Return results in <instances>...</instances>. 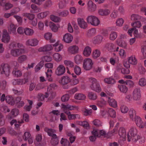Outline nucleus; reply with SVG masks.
<instances>
[{"instance_id":"f03ea898","label":"nucleus","mask_w":146,"mask_h":146,"mask_svg":"<svg viewBox=\"0 0 146 146\" xmlns=\"http://www.w3.org/2000/svg\"><path fill=\"white\" fill-rule=\"evenodd\" d=\"M89 80L91 83L90 87L91 89L96 92H100L101 90L100 85L97 80L93 78H90Z\"/></svg>"},{"instance_id":"69168bd1","label":"nucleus","mask_w":146,"mask_h":146,"mask_svg":"<svg viewBox=\"0 0 146 146\" xmlns=\"http://www.w3.org/2000/svg\"><path fill=\"white\" fill-rule=\"evenodd\" d=\"M69 13L67 10H64L59 13V15L62 17H66L68 15Z\"/></svg>"},{"instance_id":"39448f33","label":"nucleus","mask_w":146,"mask_h":146,"mask_svg":"<svg viewBox=\"0 0 146 146\" xmlns=\"http://www.w3.org/2000/svg\"><path fill=\"white\" fill-rule=\"evenodd\" d=\"M141 96V91L139 88H135L133 92L132 97L135 100H139Z\"/></svg>"},{"instance_id":"774afa93","label":"nucleus","mask_w":146,"mask_h":146,"mask_svg":"<svg viewBox=\"0 0 146 146\" xmlns=\"http://www.w3.org/2000/svg\"><path fill=\"white\" fill-rule=\"evenodd\" d=\"M51 19L55 22H58L60 20V19L58 17L55 16L54 15H51L50 16Z\"/></svg>"},{"instance_id":"f8f14e48","label":"nucleus","mask_w":146,"mask_h":146,"mask_svg":"<svg viewBox=\"0 0 146 146\" xmlns=\"http://www.w3.org/2000/svg\"><path fill=\"white\" fill-rule=\"evenodd\" d=\"M78 24L80 27L83 29H86L87 27V24L82 18H78L77 19Z\"/></svg>"},{"instance_id":"4d7b16f0","label":"nucleus","mask_w":146,"mask_h":146,"mask_svg":"<svg viewBox=\"0 0 146 146\" xmlns=\"http://www.w3.org/2000/svg\"><path fill=\"white\" fill-rule=\"evenodd\" d=\"M31 137V135L30 133L29 132H25L23 136V139L25 141L27 140L29 138Z\"/></svg>"},{"instance_id":"052dcab7","label":"nucleus","mask_w":146,"mask_h":146,"mask_svg":"<svg viewBox=\"0 0 146 146\" xmlns=\"http://www.w3.org/2000/svg\"><path fill=\"white\" fill-rule=\"evenodd\" d=\"M76 116L80 118V115L78 114H70L68 116V118L69 120L75 119L76 118Z\"/></svg>"},{"instance_id":"0eeeda50","label":"nucleus","mask_w":146,"mask_h":146,"mask_svg":"<svg viewBox=\"0 0 146 146\" xmlns=\"http://www.w3.org/2000/svg\"><path fill=\"white\" fill-rule=\"evenodd\" d=\"M65 71V67L63 65H60L57 68L55 73L57 76H61L63 74Z\"/></svg>"},{"instance_id":"9d476101","label":"nucleus","mask_w":146,"mask_h":146,"mask_svg":"<svg viewBox=\"0 0 146 146\" xmlns=\"http://www.w3.org/2000/svg\"><path fill=\"white\" fill-rule=\"evenodd\" d=\"M52 49L53 47L51 45L47 44L40 48L38 49V51L40 52H47L51 50Z\"/></svg>"},{"instance_id":"bb28decb","label":"nucleus","mask_w":146,"mask_h":146,"mask_svg":"<svg viewBox=\"0 0 146 146\" xmlns=\"http://www.w3.org/2000/svg\"><path fill=\"white\" fill-rule=\"evenodd\" d=\"M103 37L102 36L98 35L96 36L93 41V43L95 44L100 43L102 41Z\"/></svg>"},{"instance_id":"aec40b11","label":"nucleus","mask_w":146,"mask_h":146,"mask_svg":"<svg viewBox=\"0 0 146 146\" xmlns=\"http://www.w3.org/2000/svg\"><path fill=\"white\" fill-rule=\"evenodd\" d=\"M77 123L78 125L82 126L85 128L88 129H90L89 124L87 121H78L77 122Z\"/></svg>"},{"instance_id":"72a5a7b5","label":"nucleus","mask_w":146,"mask_h":146,"mask_svg":"<svg viewBox=\"0 0 146 146\" xmlns=\"http://www.w3.org/2000/svg\"><path fill=\"white\" fill-rule=\"evenodd\" d=\"M117 44L118 45L121 47L124 48H125L127 46V43L126 42L123 40L119 39L117 41Z\"/></svg>"},{"instance_id":"c9c22d12","label":"nucleus","mask_w":146,"mask_h":146,"mask_svg":"<svg viewBox=\"0 0 146 146\" xmlns=\"http://www.w3.org/2000/svg\"><path fill=\"white\" fill-rule=\"evenodd\" d=\"M108 102L109 104L111 106L114 108H115L117 106V102L113 99H110V98H109Z\"/></svg>"},{"instance_id":"37998d69","label":"nucleus","mask_w":146,"mask_h":146,"mask_svg":"<svg viewBox=\"0 0 146 146\" xmlns=\"http://www.w3.org/2000/svg\"><path fill=\"white\" fill-rule=\"evenodd\" d=\"M60 143L63 146H69L70 144L68 141L67 139L62 138L60 141Z\"/></svg>"},{"instance_id":"6e6d98bb","label":"nucleus","mask_w":146,"mask_h":146,"mask_svg":"<svg viewBox=\"0 0 146 146\" xmlns=\"http://www.w3.org/2000/svg\"><path fill=\"white\" fill-rule=\"evenodd\" d=\"M139 84L141 86H145L146 85V80L143 78H141L139 80Z\"/></svg>"},{"instance_id":"dca6fc26","label":"nucleus","mask_w":146,"mask_h":146,"mask_svg":"<svg viewBox=\"0 0 146 146\" xmlns=\"http://www.w3.org/2000/svg\"><path fill=\"white\" fill-rule=\"evenodd\" d=\"M44 131L46 132L48 135L50 136H56V134L54 133L56 132L55 130L52 129H49L47 127H45L44 129Z\"/></svg>"},{"instance_id":"6ab92c4d","label":"nucleus","mask_w":146,"mask_h":146,"mask_svg":"<svg viewBox=\"0 0 146 146\" xmlns=\"http://www.w3.org/2000/svg\"><path fill=\"white\" fill-rule=\"evenodd\" d=\"M118 134L121 137L125 139L126 137V134L125 129L123 127L120 128L118 131Z\"/></svg>"},{"instance_id":"603ef678","label":"nucleus","mask_w":146,"mask_h":146,"mask_svg":"<svg viewBox=\"0 0 146 146\" xmlns=\"http://www.w3.org/2000/svg\"><path fill=\"white\" fill-rule=\"evenodd\" d=\"M64 64L66 66L72 68L74 66V63L70 61L65 60L64 61Z\"/></svg>"},{"instance_id":"a19ab883","label":"nucleus","mask_w":146,"mask_h":146,"mask_svg":"<svg viewBox=\"0 0 146 146\" xmlns=\"http://www.w3.org/2000/svg\"><path fill=\"white\" fill-rule=\"evenodd\" d=\"M129 114L130 118L133 119L134 117L135 118L137 116H136V113L135 111L132 109H130L129 112Z\"/></svg>"},{"instance_id":"e433bc0d","label":"nucleus","mask_w":146,"mask_h":146,"mask_svg":"<svg viewBox=\"0 0 146 146\" xmlns=\"http://www.w3.org/2000/svg\"><path fill=\"white\" fill-rule=\"evenodd\" d=\"M54 59L56 61L59 62L61 61L62 57L60 54L58 53H55L53 55Z\"/></svg>"},{"instance_id":"412c9836","label":"nucleus","mask_w":146,"mask_h":146,"mask_svg":"<svg viewBox=\"0 0 146 146\" xmlns=\"http://www.w3.org/2000/svg\"><path fill=\"white\" fill-rule=\"evenodd\" d=\"M71 80V79L68 76H64L62 78L60 82L62 84L65 85L69 83Z\"/></svg>"},{"instance_id":"864d4df0","label":"nucleus","mask_w":146,"mask_h":146,"mask_svg":"<svg viewBox=\"0 0 146 146\" xmlns=\"http://www.w3.org/2000/svg\"><path fill=\"white\" fill-rule=\"evenodd\" d=\"M49 13L48 11L44 12L41 13L38 15V17L40 19H43L46 17Z\"/></svg>"},{"instance_id":"5fc2aeb1","label":"nucleus","mask_w":146,"mask_h":146,"mask_svg":"<svg viewBox=\"0 0 146 146\" xmlns=\"http://www.w3.org/2000/svg\"><path fill=\"white\" fill-rule=\"evenodd\" d=\"M49 26L51 29L54 32L57 31L58 28L54 23L51 22L49 25Z\"/></svg>"},{"instance_id":"a18cd8bd","label":"nucleus","mask_w":146,"mask_h":146,"mask_svg":"<svg viewBox=\"0 0 146 146\" xmlns=\"http://www.w3.org/2000/svg\"><path fill=\"white\" fill-rule=\"evenodd\" d=\"M100 54V52L98 50H95L93 53V57L94 58L99 57Z\"/></svg>"},{"instance_id":"13d9d810","label":"nucleus","mask_w":146,"mask_h":146,"mask_svg":"<svg viewBox=\"0 0 146 146\" xmlns=\"http://www.w3.org/2000/svg\"><path fill=\"white\" fill-rule=\"evenodd\" d=\"M120 110L123 113H125L128 111V108L126 106L122 105L121 106Z\"/></svg>"},{"instance_id":"f3484780","label":"nucleus","mask_w":146,"mask_h":146,"mask_svg":"<svg viewBox=\"0 0 146 146\" xmlns=\"http://www.w3.org/2000/svg\"><path fill=\"white\" fill-rule=\"evenodd\" d=\"M105 47L110 52L115 51V48L114 44L112 43H108L106 44Z\"/></svg>"},{"instance_id":"5701e85b","label":"nucleus","mask_w":146,"mask_h":146,"mask_svg":"<svg viewBox=\"0 0 146 146\" xmlns=\"http://www.w3.org/2000/svg\"><path fill=\"white\" fill-rule=\"evenodd\" d=\"M91 50V49L90 47L86 46L84 50L83 54L85 56L88 57L90 55Z\"/></svg>"},{"instance_id":"e2e57ef3","label":"nucleus","mask_w":146,"mask_h":146,"mask_svg":"<svg viewBox=\"0 0 146 146\" xmlns=\"http://www.w3.org/2000/svg\"><path fill=\"white\" fill-rule=\"evenodd\" d=\"M117 33L115 32H112L110 35V38L111 40H114L117 37Z\"/></svg>"},{"instance_id":"a211bd4d","label":"nucleus","mask_w":146,"mask_h":146,"mask_svg":"<svg viewBox=\"0 0 146 146\" xmlns=\"http://www.w3.org/2000/svg\"><path fill=\"white\" fill-rule=\"evenodd\" d=\"M6 101L7 103L11 105H13L15 103V101L13 97L7 96L6 97Z\"/></svg>"},{"instance_id":"4468645a","label":"nucleus","mask_w":146,"mask_h":146,"mask_svg":"<svg viewBox=\"0 0 146 146\" xmlns=\"http://www.w3.org/2000/svg\"><path fill=\"white\" fill-rule=\"evenodd\" d=\"M13 64L14 67L13 71V74L15 77L17 78L18 77V64L17 62L16 61H14Z\"/></svg>"},{"instance_id":"423d86ee","label":"nucleus","mask_w":146,"mask_h":146,"mask_svg":"<svg viewBox=\"0 0 146 146\" xmlns=\"http://www.w3.org/2000/svg\"><path fill=\"white\" fill-rule=\"evenodd\" d=\"M2 70L1 72L2 74H5L6 76H8L10 72V67L7 64H2L1 65Z\"/></svg>"},{"instance_id":"c85d7f7f","label":"nucleus","mask_w":146,"mask_h":146,"mask_svg":"<svg viewBox=\"0 0 146 146\" xmlns=\"http://www.w3.org/2000/svg\"><path fill=\"white\" fill-rule=\"evenodd\" d=\"M129 62L132 64L135 65L137 63V60L135 56H132L128 58Z\"/></svg>"},{"instance_id":"338daca9","label":"nucleus","mask_w":146,"mask_h":146,"mask_svg":"<svg viewBox=\"0 0 146 146\" xmlns=\"http://www.w3.org/2000/svg\"><path fill=\"white\" fill-rule=\"evenodd\" d=\"M96 30L94 28H92L89 30L88 35L89 36H91L95 34L96 33Z\"/></svg>"},{"instance_id":"7c9ffc66","label":"nucleus","mask_w":146,"mask_h":146,"mask_svg":"<svg viewBox=\"0 0 146 146\" xmlns=\"http://www.w3.org/2000/svg\"><path fill=\"white\" fill-rule=\"evenodd\" d=\"M118 87L120 91L122 92L125 93L127 91V88L125 85L122 84L119 85L118 86Z\"/></svg>"},{"instance_id":"c756f323","label":"nucleus","mask_w":146,"mask_h":146,"mask_svg":"<svg viewBox=\"0 0 146 146\" xmlns=\"http://www.w3.org/2000/svg\"><path fill=\"white\" fill-rule=\"evenodd\" d=\"M104 81L108 84H113L115 82V80L112 77L105 78Z\"/></svg>"},{"instance_id":"473e14b6","label":"nucleus","mask_w":146,"mask_h":146,"mask_svg":"<svg viewBox=\"0 0 146 146\" xmlns=\"http://www.w3.org/2000/svg\"><path fill=\"white\" fill-rule=\"evenodd\" d=\"M16 26L13 24H11L8 29L9 32L11 33L15 34L16 32Z\"/></svg>"},{"instance_id":"8fccbe9b","label":"nucleus","mask_w":146,"mask_h":146,"mask_svg":"<svg viewBox=\"0 0 146 146\" xmlns=\"http://www.w3.org/2000/svg\"><path fill=\"white\" fill-rule=\"evenodd\" d=\"M70 98L68 94H66L63 95L61 98V100L62 102H66L68 101Z\"/></svg>"},{"instance_id":"c03bdc74","label":"nucleus","mask_w":146,"mask_h":146,"mask_svg":"<svg viewBox=\"0 0 146 146\" xmlns=\"http://www.w3.org/2000/svg\"><path fill=\"white\" fill-rule=\"evenodd\" d=\"M108 112L111 117H115V112L114 110L112 108H109Z\"/></svg>"},{"instance_id":"393cba45","label":"nucleus","mask_w":146,"mask_h":146,"mask_svg":"<svg viewBox=\"0 0 146 146\" xmlns=\"http://www.w3.org/2000/svg\"><path fill=\"white\" fill-rule=\"evenodd\" d=\"M59 142L58 138L56 135V137H52L50 141V143L52 145L55 146L58 145Z\"/></svg>"},{"instance_id":"1a4fd4ad","label":"nucleus","mask_w":146,"mask_h":146,"mask_svg":"<svg viewBox=\"0 0 146 146\" xmlns=\"http://www.w3.org/2000/svg\"><path fill=\"white\" fill-rule=\"evenodd\" d=\"M39 41L36 38H33L28 40L26 42V44L27 46H35L38 43Z\"/></svg>"},{"instance_id":"79ce46f5","label":"nucleus","mask_w":146,"mask_h":146,"mask_svg":"<svg viewBox=\"0 0 146 146\" xmlns=\"http://www.w3.org/2000/svg\"><path fill=\"white\" fill-rule=\"evenodd\" d=\"M132 26L136 28H139L141 26V24L139 21H135L131 24Z\"/></svg>"},{"instance_id":"ddd939ff","label":"nucleus","mask_w":146,"mask_h":146,"mask_svg":"<svg viewBox=\"0 0 146 146\" xmlns=\"http://www.w3.org/2000/svg\"><path fill=\"white\" fill-rule=\"evenodd\" d=\"M68 52L72 54H75L78 52V48L76 45H73L69 47L68 49Z\"/></svg>"},{"instance_id":"de8ad7c7","label":"nucleus","mask_w":146,"mask_h":146,"mask_svg":"<svg viewBox=\"0 0 146 146\" xmlns=\"http://www.w3.org/2000/svg\"><path fill=\"white\" fill-rule=\"evenodd\" d=\"M27 56L25 55H23L19 57V63H21L27 60Z\"/></svg>"},{"instance_id":"3c124183","label":"nucleus","mask_w":146,"mask_h":146,"mask_svg":"<svg viewBox=\"0 0 146 146\" xmlns=\"http://www.w3.org/2000/svg\"><path fill=\"white\" fill-rule=\"evenodd\" d=\"M18 122H17L15 119L12 120L10 122L11 125L14 124L15 125V129L18 130Z\"/></svg>"},{"instance_id":"680f3d73","label":"nucleus","mask_w":146,"mask_h":146,"mask_svg":"<svg viewBox=\"0 0 146 146\" xmlns=\"http://www.w3.org/2000/svg\"><path fill=\"white\" fill-rule=\"evenodd\" d=\"M93 123L96 127H99L101 126V123L100 121L98 119H96L93 121Z\"/></svg>"},{"instance_id":"4c0bfd02","label":"nucleus","mask_w":146,"mask_h":146,"mask_svg":"<svg viewBox=\"0 0 146 146\" xmlns=\"http://www.w3.org/2000/svg\"><path fill=\"white\" fill-rule=\"evenodd\" d=\"M74 60L75 63L77 64H78L82 62V58L81 56L77 55L75 56Z\"/></svg>"},{"instance_id":"58836bf2","label":"nucleus","mask_w":146,"mask_h":146,"mask_svg":"<svg viewBox=\"0 0 146 146\" xmlns=\"http://www.w3.org/2000/svg\"><path fill=\"white\" fill-rule=\"evenodd\" d=\"M25 47L22 44L19 43V54H24L25 52Z\"/></svg>"},{"instance_id":"f257e3e1","label":"nucleus","mask_w":146,"mask_h":146,"mask_svg":"<svg viewBox=\"0 0 146 146\" xmlns=\"http://www.w3.org/2000/svg\"><path fill=\"white\" fill-rule=\"evenodd\" d=\"M127 140L130 141L131 139L133 141L136 142L140 138V136L137 134V130L135 127H131L127 134Z\"/></svg>"},{"instance_id":"2eb2a0df","label":"nucleus","mask_w":146,"mask_h":146,"mask_svg":"<svg viewBox=\"0 0 146 146\" xmlns=\"http://www.w3.org/2000/svg\"><path fill=\"white\" fill-rule=\"evenodd\" d=\"M135 122L137 126L141 128L144 127V125L140 118L138 116L135 117Z\"/></svg>"},{"instance_id":"0e129e2a","label":"nucleus","mask_w":146,"mask_h":146,"mask_svg":"<svg viewBox=\"0 0 146 146\" xmlns=\"http://www.w3.org/2000/svg\"><path fill=\"white\" fill-rule=\"evenodd\" d=\"M74 71L75 74L77 75H79L81 73V69L78 66H75L74 68Z\"/></svg>"},{"instance_id":"6e6552de","label":"nucleus","mask_w":146,"mask_h":146,"mask_svg":"<svg viewBox=\"0 0 146 146\" xmlns=\"http://www.w3.org/2000/svg\"><path fill=\"white\" fill-rule=\"evenodd\" d=\"M10 40V37L7 31L4 29L3 31V35L2 40L5 43H8Z\"/></svg>"},{"instance_id":"2f4dec72","label":"nucleus","mask_w":146,"mask_h":146,"mask_svg":"<svg viewBox=\"0 0 146 146\" xmlns=\"http://www.w3.org/2000/svg\"><path fill=\"white\" fill-rule=\"evenodd\" d=\"M141 18V17L140 15L135 14H132L131 16V20L132 21H138V20H140Z\"/></svg>"},{"instance_id":"4be33fe9","label":"nucleus","mask_w":146,"mask_h":146,"mask_svg":"<svg viewBox=\"0 0 146 146\" xmlns=\"http://www.w3.org/2000/svg\"><path fill=\"white\" fill-rule=\"evenodd\" d=\"M99 14L102 16H106L108 15L110 13V10L108 9H100L98 11Z\"/></svg>"},{"instance_id":"f704fd0d","label":"nucleus","mask_w":146,"mask_h":146,"mask_svg":"<svg viewBox=\"0 0 146 146\" xmlns=\"http://www.w3.org/2000/svg\"><path fill=\"white\" fill-rule=\"evenodd\" d=\"M34 33V31L32 29L27 28L25 29V33L27 35L31 36Z\"/></svg>"},{"instance_id":"7ed1b4c3","label":"nucleus","mask_w":146,"mask_h":146,"mask_svg":"<svg viewBox=\"0 0 146 146\" xmlns=\"http://www.w3.org/2000/svg\"><path fill=\"white\" fill-rule=\"evenodd\" d=\"M93 64L91 59L89 58H86L84 61L83 67L86 70H90L92 68Z\"/></svg>"},{"instance_id":"a878e982","label":"nucleus","mask_w":146,"mask_h":146,"mask_svg":"<svg viewBox=\"0 0 146 146\" xmlns=\"http://www.w3.org/2000/svg\"><path fill=\"white\" fill-rule=\"evenodd\" d=\"M74 98L76 100H84L86 98V96L82 94H76Z\"/></svg>"},{"instance_id":"20e7f679","label":"nucleus","mask_w":146,"mask_h":146,"mask_svg":"<svg viewBox=\"0 0 146 146\" xmlns=\"http://www.w3.org/2000/svg\"><path fill=\"white\" fill-rule=\"evenodd\" d=\"M87 20L88 23L95 26L98 25L100 23V21L98 19L93 16H88L87 18Z\"/></svg>"},{"instance_id":"ea45409f","label":"nucleus","mask_w":146,"mask_h":146,"mask_svg":"<svg viewBox=\"0 0 146 146\" xmlns=\"http://www.w3.org/2000/svg\"><path fill=\"white\" fill-rule=\"evenodd\" d=\"M22 15L23 16L27 17L30 20H33L35 18V15L32 13H23Z\"/></svg>"},{"instance_id":"09e8293b","label":"nucleus","mask_w":146,"mask_h":146,"mask_svg":"<svg viewBox=\"0 0 146 146\" xmlns=\"http://www.w3.org/2000/svg\"><path fill=\"white\" fill-rule=\"evenodd\" d=\"M54 46H55V50L56 52H58L60 51L63 48L62 45L61 44L58 45L57 43H56L53 45Z\"/></svg>"},{"instance_id":"9b49d317","label":"nucleus","mask_w":146,"mask_h":146,"mask_svg":"<svg viewBox=\"0 0 146 146\" xmlns=\"http://www.w3.org/2000/svg\"><path fill=\"white\" fill-rule=\"evenodd\" d=\"M73 39V36L71 34L66 33L63 36V40L66 43H70L72 41Z\"/></svg>"},{"instance_id":"b1692460","label":"nucleus","mask_w":146,"mask_h":146,"mask_svg":"<svg viewBox=\"0 0 146 146\" xmlns=\"http://www.w3.org/2000/svg\"><path fill=\"white\" fill-rule=\"evenodd\" d=\"M88 7L89 9L92 11H94L96 9V5L92 1H89L88 3Z\"/></svg>"},{"instance_id":"49530a36","label":"nucleus","mask_w":146,"mask_h":146,"mask_svg":"<svg viewBox=\"0 0 146 146\" xmlns=\"http://www.w3.org/2000/svg\"><path fill=\"white\" fill-rule=\"evenodd\" d=\"M88 97L89 99L93 100H96L97 97L96 94L92 92L89 93Z\"/></svg>"},{"instance_id":"cd10ccee","label":"nucleus","mask_w":146,"mask_h":146,"mask_svg":"<svg viewBox=\"0 0 146 146\" xmlns=\"http://www.w3.org/2000/svg\"><path fill=\"white\" fill-rule=\"evenodd\" d=\"M52 73V70L51 69H48L47 70L46 74L48 80L49 81H52L53 79L51 77Z\"/></svg>"},{"instance_id":"bf43d9fd","label":"nucleus","mask_w":146,"mask_h":146,"mask_svg":"<svg viewBox=\"0 0 146 146\" xmlns=\"http://www.w3.org/2000/svg\"><path fill=\"white\" fill-rule=\"evenodd\" d=\"M62 108H66L68 110H73L74 109V107L71 106L69 105H65L63 104H62Z\"/></svg>"}]
</instances>
